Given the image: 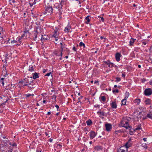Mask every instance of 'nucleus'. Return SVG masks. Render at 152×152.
<instances>
[{
    "mask_svg": "<svg viewBox=\"0 0 152 152\" xmlns=\"http://www.w3.org/2000/svg\"><path fill=\"white\" fill-rule=\"evenodd\" d=\"M134 102L137 104L138 105L140 102V99H136L134 100Z\"/></svg>",
    "mask_w": 152,
    "mask_h": 152,
    "instance_id": "nucleus-16",
    "label": "nucleus"
},
{
    "mask_svg": "<svg viewBox=\"0 0 152 152\" xmlns=\"http://www.w3.org/2000/svg\"><path fill=\"white\" fill-rule=\"evenodd\" d=\"M27 32H28V31H24L22 35L20 37V38H22L26 34Z\"/></svg>",
    "mask_w": 152,
    "mask_h": 152,
    "instance_id": "nucleus-30",
    "label": "nucleus"
},
{
    "mask_svg": "<svg viewBox=\"0 0 152 152\" xmlns=\"http://www.w3.org/2000/svg\"><path fill=\"white\" fill-rule=\"evenodd\" d=\"M96 135V134L94 131H91L90 132V136L91 140L93 139Z\"/></svg>",
    "mask_w": 152,
    "mask_h": 152,
    "instance_id": "nucleus-8",
    "label": "nucleus"
},
{
    "mask_svg": "<svg viewBox=\"0 0 152 152\" xmlns=\"http://www.w3.org/2000/svg\"><path fill=\"white\" fill-rule=\"evenodd\" d=\"M45 10V11L43 13L44 15L46 14L48 12L50 14L53 13V9L52 6H46Z\"/></svg>",
    "mask_w": 152,
    "mask_h": 152,
    "instance_id": "nucleus-3",
    "label": "nucleus"
},
{
    "mask_svg": "<svg viewBox=\"0 0 152 152\" xmlns=\"http://www.w3.org/2000/svg\"><path fill=\"white\" fill-rule=\"evenodd\" d=\"M32 82V80L31 79L28 78H25L21 81H19V84L21 85L22 86H27L28 84L30 85Z\"/></svg>",
    "mask_w": 152,
    "mask_h": 152,
    "instance_id": "nucleus-2",
    "label": "nucleus"
},
{
    "mask_svg": "<svg viewBox=\"0 0 152 152\" xmlns=\"http://www.w3.org/2000/svg\"><path fill=\"white\" fill-rule=\"evenodd\" d=\"M52 37H58V34L57 33V31H54V33L52 35Z\"/></svg>",
    "mask_w": 152,
    "mask_h": 152,
    "instance_id": "nucleus-24",
    "label": "nucleus"
},
{
    "mask_svg": "<svg viewBox=\"0 0 152 152\" xmlns=\"http://www.w3.org/2000/svg\"><path fill=\"white\" fill-rule=\"evenodd\" d=\"M97 148L98 149H101V147L100 146L97 147Z\"/></svg>",
    "mask_w": 152,
    "mask_h": 152,
    "instance_id": "nucleus-56",
    "label": "nucleus"
},
{
    "mask_svg": "<svg viewBox=\"0 0 152 152\" xmlns=\"http://www.w3.org/2000/svg\"><path fill=\"white\" fill-rule=\"evenodd\" d=\"M122 56L121 55L120 53H117L115 54V58L116 61L118 62L120 61V58Z\"/></svg>",
    "mask_w": 152,
    "mask_h": 152,
    "instance_id": "nucleus-7",
    "label": "nucleus"
},
{
    "mask_svg": "<svg viewBox=\"0 0 152 152\" xmlns=\"http://www.w3.org/2000/svg\"><path fill=\"white\" fill-rule=\"evenodd\" d=\"M55 38V40L56 41H57L58 40V39H57L58 38V37H54Z\"/></svg>",
    "mask_w": 152,
    "mask_h": 152,
    "instance_id": "nucleus-52",
    "label": "nucleus"
},
{
    "mask_svg": "<svg viewBox=\"0 0 152 152\" xmlns=\"http://www.w3.org/2000/svg\"><path fill=\"white\" fill-rule=\"evenodd\" d=\"M136 40V39H134L133 38H131L130 40L129 41V45L130 46H131L133 45L134 40Z\"/></svg>",
    "mask_w": 152,
    "mask_h": 152,
    "instance_id": "nucleus-20",
    "label": "nucleus"
},
{
    "mask_svg": "<svg viewBox=\"0 0 152 152\" xmlns=\"http://www.w3.org/2000/svg\"><path fill=\"white\" fill-rule=\"evenodd\" d=\"M4 79H5V78H3V77H2V78H1V80L2 81H3V80H4Z\"/></svg>",
    "mask_w": 152,
    "mask_h": 152,
    "instance_id": "nucleus-61",
    "label": "nucleus"
},
{
    "mask_svg": "<svg viewBox=\"0 0 152 152\" xmlns=\"http://www.w3.org/2000/svg\"><path fill=\"white\" fill-rule=\"evenodd\" d=\"M12 145L13 147H15L17 146V144L15 142H13L12 143Z\"/></svg>",
    "mask_w": 152,
    "mask_h": 152,
    "instance_id": "nucleus-40",
    "label": "nucleus"
},
{
    "mask_svg": "<svg viewBox=\"0 0 152 152\" xmlns=\"http://www.w3.org/2000/svg\"><path fill=\"white\" fill-rule=\"evenodd\" d=\"M86 123L88 126H90L92 123V121L90 119H89L86 121Z\"/></svg>",
    "mask_w": 152,
    "mask_h": 152,
    "instance_id": "nucleus-22",
    "label": "nucleus"
},
{
    "mask_svg": "<svg viewBox=\"0 0 152 152\" xmlns=\"http://www.w3.org/2000/svg\"><path fill=\"white\" fill-rule=\"evenodd\" d=\"M104 63H105V64L108 65L110 63V61H104Z\"/></svg>",
    "mask_w": 152,
    "mask_h": 152,
    "instance_id": "nucleus-39",
    "label": "nucleus"
},
{
    "mask_svg": "<svg viewBox=\"0 0 152 152\" xmlns=\"http://www.w3.org/2000/svg\"><path fill=\"white\" fill-rule=\"evenodd\" d=\"M70 28L69 26H67L66 27H65L64 29V31L66 32H69V30H70Z\"/></svg>",
    "mask_w": 152,
    "mask_h": 152,
    "instance_id": "nucleus-25",
    "label": "nucleus"
},
{
    "mask_svg": "<svg viewBox=\"0 0 152 152\" xmlns=\"http://www.w3.org/2000/svg\"><path fill=\"white\" fill-rule=\"evenodd\" d=\"M0 98L1 99H4V100H5V101L3 103L1 104L0 106H3L4 105H5L6 103L8 101V98L7 96H0Z\"/></svg>",
    "mask_w": 152,
    "mask_h": 152,
    "instance_id": "nucleus-6",
    "label": "nucleus"
},
{
    "mask_svg": "<svg viewBox=\"0 0 152 152\" xmlns=\"http://www.w3.org/2000/svg\"><path fill=\"white\" fill-rule=\"evenodd\" d=\"M144 94L146 96H149L152 94V90L151 88H148L145 89Z\"/></svg>",
    "mask_w": 152,
    "mask_h": 152,
    "instance_id": "nucleus-4",
    "label": "nucleus"
},
{
    "mask_svg": "<svg viewBox=\"0 0 152 152\" xmlns=\"http://www.w3.org/2000/svg\"><path fill=\"white\" fill-rule=\"evenodd\" d=\"M105 130L107 132H109L111 131L112 128V125L110 124L107 123L105 125Z\"/></svg>",
    "mask_w": 152,
    "mask_h": 152,
    "instance_id": "nucleus-5",
    "label": "nucleus"
},
{
    "mask_svg": "<svg viewBox=\"0 0 152 152\" xmlns=\"http://www.w3.org/2000/svg\"><path fill=\"white\" fill-rule=\"evenodd\" d=\"M130 119V118L127 117L123 118L121 122V126L125 128L126 129H130L132 126H129V122Z\"/></svg>",
    "mask_w": 152,
    "mask_h": 152,
    "instance_id": "nucleus-1",
    "label": "nucleus"
},
{
    "mask_svg": "<svg viewBox=\"0 0 152 152\" xmlns=\"http://www.w3.org/2000/svg\"><path fill=\"white\" fill-rule=\"evenodd\" d=\"M61 49H63L64 47L63 46H61Z\"/></svg>",
    "mask_w": 152,
    "mask_h": 152,
    "instance_id": "nucleus-62",
    "label": "nucleus"
},
{
    "mask_svg": "<svg viewBox=\"0 0 152 152\" xmlns=\"http://www.w3.org/2000/svg\"><path fill=\"white\" fill-rule=\"evenodd\" d=\"M141 125L138 126L135 129L134 131L137 130L139 129H140L141 128Z\"/></svg>",
    "mask_w": 152,
    "mask_h": 152,
    "instance_id": "nucleus-33",
    "label": "nucleus"
},
{
    "mask_svg": "<svg viewBox=\"0 0 152 152\" xmlns=\"http://www.w3.org/2000/svg\"><path fill=\"white\" fill-rule=\"evenodd\" d=\"M51 114V113L50 112H48L47 113V115H50Z\"/></svg>",
    "mask_w": 152,
    "mask_h": 152,
    "instance_id": "nucleus-54",
    "label": "nucleus"
},
{
    "mask_svg": "<svg viewBox=\"0 0 152 152\" xmlns=\"http://www.w3.org/2000/svg\"><path fill=\"white\" fill-rule=\"evenodd\" d=\"M58 10L59 11L58 12V15H59V17L60 18H62L61 15L62 14V7L58 9Z\"/></svg>",
    "mask_w": 152,
    "mask_h": 152,
    "instance_id": "nucleus-13",
    "label": "nucleus"
},
{
    "mask_svg": "<svg viewBox=\"0 0 152 152\" xmlns=\"http://www.w3.org/2000/svg\"><path fill=\"white\" fill-rule=\"evenodd\" d=\"M122 132V131L121 130H117L115 131V134H118L119 133H121Z\"/></svg>",
    "mask_w": 152,
    "mask_h": 152,
    "instance_id": "nucleus-31",
    "label": "nucleus"
},
{
    "mask_svg": "<svg viewBox=\"0 0 152 152\" xmlns=\"http://www.w3.org/2000/svg\"><path fill=\"white\" fill-rule=\"evenodd\" d=\"M113 92L114 93L115 92L118 93L119 92V90L118 89H116L115 90H113Z\"/></svg>",
    "mask_w": 152,
    "mask_h": 152,
    "instance_id": "nucleus-37",
    "label": "nucleus"
},
{
    "mask_svg": "<svg viewBox=\"0 0 152 152\" xmlns=\"http://www.w3.org/2000/svg\"><path fill=\"white\" fill-rule=\"evenodd\" d=\"M55 107L58 109L59 108V106L58 105H55Z\"/></svg>",
    "mask_w": 152,
    "mask_h": 152,
    "instance_id": "nucleus-53",
    "label": "nucleus"
},
{
    "mask_svg": "<svg viewBox=\"0 0 152 152\" xmlns=\"http://www.w3.org/2000/svg\"><path fill=\"white\" fill-rule=\"evenodd\" d=\"M125 74L124 73H123L122 74V76L124 77H125Z\"/></svg>",
    "mask_w": 152,
    "mask_h": 152,
    "instance_id": "nucleus-49",
    "label": "nucleus"
},
{
    "mask_svg": "<svg viewBox=\"0 0 152 152\" xmlns=\"http://www.w3.org/2000/svg\"><path fill=\"white\" fill-rule=\"evenodd\" d=\"M132 143L131 142V139H130L129 141L125 144V146L127 148H129L132 145Z\"/></svg>",
    "mask_w": 152,
    "mask_h": 152,
    "instance_id": "nucleus-10",
    "label": "nucleus"
},
{
    "mask_svg": "<svg viewBox=\"0 0 152 152\" xmlns=\"http://www.w3.org/2000/svg\"><path fill=\"white\" fill-rule=\"evenodd\" d=\"M110 104L113 108L116 109L117 107V105L115 102H112Z\"/></svg>",
    "mask_w": 152,
    "mask_h": 152,
    "instance_id": "nucleus-11",
    "label": "nucleus"
},
{
    "mask_svg": "<svg viewBox=\"0 0 152 152\" xmlns=\"http://www.w3.org/2000/svg\"><path fill=\"white\" fill-rule=\"evenodd\" d=\"M34 33L33 35V37L34 38V40H35L37 38V35L38 34V32L37 30L34 31Z\"/></svg>",
    "mask_w": 152,
    "mask_h": 152,
    "instance_id": "nucleus-19",
    "label": "nucleus"
},
{
    "mask_svg": "<svg viewBox=\"0 0 152 152\" xmlns=\"http://www.w3.org/2000/svg\"><path fill=\"white\" fill-rule=\"evenodd\" d=\"M45 134L46 136H47L48 135V134L47 132H45Z\"/></svg>",
    "mask_w": 152,
    "mask_h": 152,
    "instance_id": "nucleus-60",
    "label": "nucleus"
},
{
    "mask_svg": "<svg viewBox=\"0 0 152 152\" xmlns=\"http://www.w3.org/2000/svg\"><path fill=\"white\" fill-rule=\"evenodd\" d=\"M105 97L104 96H103L101 97V100L103 102H104L105 101Z\"/></svg>",
    "mask_w": 152,
    "mask_h": 152,
    "instance_id": "nucleus-34",
    "label": "nucleus"
},
{
    "mask_svg": "<svg viewBox=\"0 0 152 152\" xmlns=\"http://www.w3.org/2000/svg\"><path fill=\"white\" fill-rule=\"evenodd\" d=\"M52 72H50V73H47L45 75V76H49L51 73H52Z\"/></svg>",
    "mask_w": 152,
    "mask_h": 152,
    "instance_id": "nucleus-42",
    "label": "nucleus"
},
{
    "mask_svg": "<svg viewBox=\"0 0 152 152\" xmlns=\"http://www.w3.org/2000/svg\"><path fill=\"white\" fill-rule=\"evenodd\" d=\"M116 80L115 81L116 82H118L121 81V79L119 77H117L115 78Z\"/></svg>",
    "mask_w": 152,
    "mask_h": 152,
    "instance_id": "nucleus-32",
    "label": "nucleus"
},
{
    "mask_svg": "<svg viewBox=\"0 0 152 152\" xmlns=\"http://www.w3.org/2000/svg\"><path fill=\"white\" fill-rule=\"evenodd\" d=\"M60 4L61 5V6L62 7L63 6V4H64V3H63V2H61L60 3Z\"/></svg>",
    "mask_w": 152,
    "mask_h": 152,
    "instance_id": "nucleus-48",
    "label": "nucleus"
},
{
    "mask_svg": "<svg viewBox=\"0 0 152 152\" xmlns=\"http://www.w3.org/2000/svg\"><path fill=\"white\" fill-rule=\"evenodd\" d=\"M17 42V41L15 40H14L11 41V43L12 44H16Z\"/></svg>",
    "mask_w": 152,
    "mask_h": 152,
    "instance_id": "nucleus-35",
    "label": "nucleus"
},
{
    "mask_svg": "<svg viewBox=\"0 0 152 152\" xmlns=\"http://www.w3.org/2000/svg\"><path fill=\"white\" fill-rule=\"evenodd\" d=\"M145 104L149 105L151 104V101L150 99H147L145 100Z\"/></svg>",
    "mask_w": 152,
    "mask_h": 152,
    "instance_id": "nucleus-14",
    "label": "nucleus"
},
{
    "mask_svg": "<svg viewBox=\"0 0 152 152\" xmlns=\"http://www.w3.org/2000/svg\"><path fill=\"white\" fill-rule=\"evenodd\" d=\"M15 2V0H12V1L11 2V3H14Z\"/></svg>",
    "mask_w": 152,
    "mask_h": 152,
    "instance_id": "nucleus-58",
    "label": "nucleus"
},
{
    "mask_svg": "<svg viewBox=\"0 0 152 152\" xmlns=\"http://www.w3.org/2000/svg\"><path fill=\"white\" fill-rule=\"evenodd\" d=\"M129 95V93L127 92H126L125 93V96L124 98L127 99L128 98Z\"/></svg>",
    "mask_w": 152,
    "mask_h": 152,
    "instance_id": "nucleus-28",
    "label": "nucleus"
},
{
    "mask_svg": "<svg viewBox=\"0 0 152 152\" xmlns=\"http://www.w3.org/2000/svg\"><path fill=\"white\" fill-rule=\"evenodd\" d=\"M98 17L101 18V20L102 22L104 21V19L103 17H101L100 16H98Z\"/></svg>",
    "mask_w": 152,
    "mask_h": 152,
    "instance_id": "nucleus-38",
    "label": "nucleus"
},
{
    "mask_svg": "<svg viewBox=\"0 0 152 152\" xmlns=\"http://www.w3.org/2000/svg\"><path fill=\"white\" fill-rule=\"evenodd\" d=\"M39 73H38L35 72L34 73H33L32 75H33L32 77H31V78H33L34 79H36L37 78L39 77Z\"/></svg>",
    "mask_w": 152,
    "mask_h": 152,
    "instance_id": "nucleus-9",
    "label": "nucleus"
},
{
    "mask_svg": "<svg viewBox=\"0 0 152 152\" xmlns=\"http://www.w3.org/2000/svg\"><path fill=\"white\" fill-rule=\"evenodd\" d=\"M114 64L113 63L110 62L109 64L108 65V67L110 68H112L114 66Z\"/></svg>",
    "mask_w": 152,
    "mask_h": 152,
    "instance_id": "nucleus-29",
    "label": "nucleus"
},
{
    "mask_svg": "<svg viewBox=\"0 0 152 152\" xmlns=\"http://www.w3.org/2000/svg\"><path fill=\"white\" fill-rule=\"evenodd\" d=\"M56 31H58V29H59V28L58 27H56Z\"/></svg>",
    "mask_w": 152,
    "mask_h": 152,
    "instance_id": "nucleus-59",
    "label": "nucleus"
},
{
    "mask_svg": "<svg viewBox=\"0 0 152 152\" xmlns=\"http://www.w3.org/2000/svg\"><path fill=\"white\" fill-rule=\"evenodd\" d=\"M118 152H126V151L125 150L121 148L120 149V151H118Z\"/></svg>",
    "mask_w": 152,
    "mask_h": 152,
    "instance_id": "nucleus-36",
    "label": "nucleus"
},
{
    "mask_svg": "<svg viewBox=\"0 0 152 152\" xmlns=\"http://www.w3.org/2000/svg\"><path fill=\"white\" fill-rule=\"evenodd\" d=\"M98 82H99L98 81H95L94 82V83L95 84L96 83H98ZM98 85H99V83H98Z\"/></svg>",
    "mask_w": 152,
    "mask_h": 152,
    "instance_id": "nucleus-55",
    "label": "nucleus"
},
{
    "mask_svg": "<svg viewBox=\"0 0 152 152\" xmlns=\"http://www.w3.org/2000/svg\"><path fill=\"white\" fill-rule=\"evenodd\" d=\"M149 118L150 119H152V113L150 112L149 113H148L147 115L144 118V119H146L147 118Z\"/></svg>",
    "mask_w": 152,
    "mask_h": 152,
    "instance_id": "nucleus-12",
    "label": "nucleus"
},
{
    "mask_svg": "<svg viewBox=\"0 0 152 152\" xmlns=\"http://www.w3.org/2000/svg\"><path fill=\"white\" fill-rule=\"evenodd\" d=\"M47 39L46 37V35H42V37H41V40L42 42H44L45 40Z\"/></svg>",
    "mask_w": 152,
    "mask_h": 152,
    "instance_id": "nucleus-18",
    "label": "nucleus"
},
{
    "mask_svg": "<svg viewBox=\"0 0 152 152\" xmlns=\"http://www.w3.org/2000/svg\"><path fill=\"white\" fill-rule=\"evenodd\" d=\"M143 140L145 142L146 141L147 138H143Z\"/></svg>",
    "mask_w": 152,
    "mask_h": 152,
    "instance_id": "nucleus-51",
    "label": "nucleus"
},
{
    "mask_svg": "<svg viewBox=\"0 0 152 152\" xmlns=\"http://www.w3.org/2000/svg\"><path fill=\"white\" fill-rule=\"evenodd\" d=\"M26 96L27 97H29V96H31V94H27L26 95Z\"/></svg>",
    "mask_w": 152,
    "mask_h": 152,
    "instance_id": "nucleus-41",
    "label": "nucleus"
},
{
    "mask_svg": "<svg viewBox=\"0 0 152 152\" xmlns=\"http://www.w3.org/2000/svg\"><path fill=\"white\" fill-rule=\"evenodd\" d=\"M56 96L55 95H53L52 98V100L53 102H55L56 100Z\"/></svg>",
    "mask_w": 152,
    "mask_h": 152,
    "instance_id": "nucleus-26",
    "label": "nucleus"
},
{
    "mask_svg": "<svg viewBox=\"0 0 152 152\" xmlns=\"http://www.w3.org/2000/svg\"><path fill=\"white\" fill-rule=\"evenodd\" d=\"M100 38L101 39H102L104 38V37L102 36H100Z\"/></svg>",
    "mask_w": 152,
    "mask_h": 152,
    "instance_id": "nucleus-64",
    "label": "nucleus"
},
{
    "mask_svg": "<svg viewBox=\"0 0 152 152\" xmlns=\"http://www.w3.org/2000/svg\"><path fill=\"white\" fill-rule=\"evenodd\" d=\"M89 16H87L85 19V23L87 24H88L90 21V20L89 18Z\"/></svg>",
    "mask_w": 152,
    "mask_h": 152,
    "instance_id": "nucleus-17",
    "label": "nucleus"
},
{
    "mask_svg": "<svg viewBox=\"0 0 152 152\" xmlns=\"http://www.w3.org/2000/svg\"><path fill=\"white\" fill-rule=\"evenodd\" d=\"M72 49L74 51H76V48L75 47H73V48H72Z\"/></svg>",
    "mask_w": 152,
    "mask_h": 152,
    "instance_id": "nucleus-46",
    "label": "nucleus"
},
{
    "mask_svg": "<svg viewBox=\"0 0 152 152\" xmlns=\"http://www.w3.org/2000/svg\"><path fill=\"white\" fill-rule=\"evenodd\" d=\"M79 46L80 47L83 46L84 48H85L86 46L84 43H83L82 42H80L79 43Z\"/></svg>",
    "mask_w": 152,
    "mask_h": 152,
    "instance_id": "nucleus-27",
    "label": "nucleus"
},
{
    "mask_svg": "<svg viewBox=\"0 0 152 152\" xmlns=\"http://www.w3.org/2000/svg\"><path fill=\"white\" fill-rule=\"evenodd\" d=\"M97 113L101 115H102V116H106V114L104 113L103 111H99L97 112Z\"/></svg>",
    "mask_w": 152,
    "mask_h": 152,
    "instance_id": "nucleus-21",
    "label": "nucleus"
},
{
    "mask_svg": "<svg viewBox=\"0 0 152 152\" xmlns=\"http://www.w3.org/2000/svg\"><path fill=\"white\" fill-rule=\"evenodd\" d=\"M126 99L125 98H124L121 101L122 105H125L126 104Z\"/></svg>",
    "mask_w": 152,
    "mask_h": 152,
    "instance_id": "nucleus-23",
    "label": "nucleus"
},
{
    "mask_svg": "<svg viewBox=\"0 0 152 152\" xmlns=\"http://www.w3.org/2000/svg\"><path fill=\"white\" fill-rule=\"evenodd\" d=\"M83 97V96H81L79 98H78V99H79V101L80 102V98H82V97Z\"/></svg>",
    "mask_w": 152,
    "mask_h": 152,
    "instance_id": "nucleus-57",
    "label": "nucleus"
},
{
    "mask_svg": "<svg viewBox=\"0 0 152 152\" xmlns=\"http://www.w3.org/2000/svg\"><path fill=\"white\" fill-rule=\"evenodd\" d=\"M7 143L8 144H9L10 145H12V143L10 141H8L7 142Z\"/></svg>",
    "mask_w": 152,
    "mask_h": 152,
    "instance_id": "nucleus-47",
    "label": "nucleus"
},
{
    "mask_svg": "<svg viewBox=\"0 0 152 152\" xmlns=\"http://www.w3.org/2000/svg\"><path fill=\"white\" fill-rule=\"evenodd\" d=\"M142 44L143 45H145L147 43L144 41H142Z\"/></svg>",
    "mask_w": 152,
    "mask_h": 152,
    "instance_id": "nucleus-45",
    "label": "nucleus"
},
{
    "mask_svg": "<svg viewBox=\"0 0 152 152\" xmlns=\"http://www.w3.org/2000/svg\"><path fill=\"white\" fill-rule=\"evenodd\" d=\"M94 106L95 107H98L99 108V105H95Z\"/></svg>",
    "mask_w": 152,
    "mask_h": 152,
    "instance_id": "nucleus-50",
    "label": "nucleus"
},
{
    "mask_svg": "<svg viewBox=\"0 0 152 152\" xmlns=\"http://www.w3.org/2000/svg\"><path fill=\"white\" fill-rule=\"evenodd\" d=\"M35 68V66L31 65L29 66L28 71L30 72H32L34 70Z\"/></svg>",
    "mask_w": 152,
    "mask_h": 152,
    "instance_id": "nucleus-15",
    "label": "nucleus"
},
{
    "mask_svg": "<svg viewBox=\"0 0 152 152\" xmlns=\"http://www.w3.org/2000/svg\"><path fill=\"white\" fill-rule=\"evenodd\" d=\"M47 70L48 69H43V72L44 73L46 72H47Z\"/></svg>",
    "mask_w": 152,
    "mask_h": 152,
    "instance_id": "nucleus-44",
    "label": "nucleus"
},
{
    "mask_svg": "<svg viewBox=\"0 0 152 152\" xmlns=\"http://www.w3.org/2000/svg\"><path fill=\"white\" fill-rule=\"evenodd\" d=\"M46 101L45 100H44L43 101V102L44 103H46Z\"/></svg>",
    "mask_w": 152,
    "mask_h": 152,
    "instance_id": "nucleus-63",
    "label": "nucleus"
},
{
    "mask_svg": "<svg viewBox=\"0 0 152 152\" xmlns=\"http://www.w3.org/2000/svg\"><path fill=\"white\" fill-rule=\"evenodd\" d=\"M22 38H20H20H19L18 39V42L19 43H21V41H20V40L21 39H22Z\"/></svg>",
    "mask_w": 152,
    "mask_h": 152,
    "instance_id": "nucleus-43",
    "label": "nucleus"
}]
</instances>
